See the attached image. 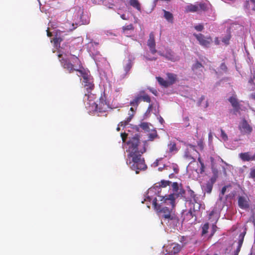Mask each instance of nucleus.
<instances>
[{"label": "nucleus", "mask_w": 255, "mask_h": 255, "mask_svg": "<svg viewBox=\"0 0 255 255\" xmlns=\"http://www.w3.org/2000/svg\"><path fill=\"white\" fill-rule=\"evenodd\" d=\"M163 199L164 203L167 205L169 204L170 207L161 206L157 204L156 198H154L152 200L154 209L164 221H167L168 223L170 222L174 226H177V224H179V219L176 214L174 209L175 205L174 194L163 196Z\"/></svg>", "instance_id": "f257e3e1"}, {"label": "nucleus", "mask_w": 255, "mask_h": 255, "mask_svg": "<svg viewBox=\"0 0 255 255\" xmlns=\"http://www.w3.org/2000/svg\"><path fill=\"white\" fill-rule=\"evenodd\" d=\"M147 141H141L138 134L129 137L126 142V152L127 155H132L138 153H144L146 151Z\"/></svg>", "instance_id": "f03ea898"}, {"label": "nucleus", "mask_w": 255, "mask_h": 255, "mask_svg": "<svg viewBox=\"0 0 255 255\" xmlns=\"http://www.w3.org/2000/svg\"><path fill=\"white\" fill-rule=\"evenodd\" d=\"M143 154L127 155V164L131 170L135 171L136 174H138L140 171L145 170L147 168L144 158L142 156Z\"/></svg>", "instance_id": "7ed1b4c3"}, {"label": "nucleus", "mask_w": 255, "mask_h": 255, "mask_svg": "<svg viewBox=\"0 0 255 255\" xmlns=\"http://www.w3.org/2000/svg\"><path fill=\"white\" fill-rule=\"evenodd\" d=\"M58 57L62 67L68 70L70 73L73 72L74 71L78 70L77 65L80 68L82 67L80 60L75 55H72V61L74 64H72L67 58L62 57V54H58Z\"/></svg>", "instance_id": "20e7f679"}, {"label": "nucleus", "mask_w": 255, "mask_h": 255, "mask_svg": "<svg viewBox=\"0 0 255 255\" xmlns=\"http://www.w3.org/2000/svg\"><path fill=\"white\" fill-rule=\"evenodd\" d=\"M94 97V95H92L91 93L89 94V93L88 94H85V98H87V100L89 101V105H92L94 108L95 111L99 113L105 112L108 108V105L106 101L102 97H101L99 101H94L92 103V99Z\"/></svg>", "instance_id": "39448f33"}, {"label": "nucleus", "mask_w": 255, "mask_h": 255, "mask_svg": "<svg viewBox=\"0 0 255 255\" xmlns=\"http://www.w3.org/2000/svg\"><path fill=\"white\" fill-rule=\"evenodd\" d=\"M206 9V4L202 2L195 4L190 3L185 7V12L186 13L195 12L199 11L200 10L205 11Z\"/></svg>", "instance_id": "423d86ee"}, {"label": "nucleus", "mask_w": 255, "mask_h": 255, "mask_svg": "<svg viewBox=\"0 0 255 255\" xmlns=\"http://www.w3.org/2000/svg\"><path fill=\"white\" fill-rule=\"evenodd\" d=\"M238 204L239 207L244 210H246L250 207V200L248 196L244 193L239 195L238 197Z\"/></svg>", "instance_id": "0eeeda50"}, {"label": "nucleus", "mask_w": 255, "mask_h": 255, "mask_svg": "<svg viewBox=\"0 0 255 255\" xmlns=\"http://www.w3.org/2000/svg\"><path fill=\"white\" fill-rule=\"evenodd\" d=\"M239 129L241 132L244 134H250L253 131L252 126L245 118L242 119L239 125Z\"/></svg>", "instance_id": "6e6552de"}, {"label": "nucleus", "mask_w": 255, "mask_h": 255, "mask_svg": "<svg viewBox=\"0 0 255 255\" xmlns=\"http://www.w3.org/2000/svg\"><path fill=\"white\" fill-rule=\"evenodd\" d=\"M193 35L199 41V44L206 47H209V45L212 42V39L211 36L205 37L204 35L201 33H194Z\"/></svg>", "instance_id": "1a4fd4ad"}, {"label": "nucleus", "mask_w": 255, "mask_h": 255, "mask_svg": "<svg viewBox=\"0 0 255 255\" xmlns=\"http://www.w3.org/2000/svg\"><path fill=\"white\" fill-rule=\"evenodd\" d=\"M158 53L160 56L164 57L166 59L172 62L178 61L179 59V57L176 55L170 49H166L165 54L161 51H158Z\"/></svg>", "instance_id": "9d476101"}, {"label": "nucleus", "mask_w": 255, "mask_h": 255, "mask_svg": "<svg viewBox=\"0 0 255 255\" xmlns=\"http://www.w3.org/2000/svg\"><path fill=\"white\" fill-rule=\"evenodd\" d=\"M147 45L152 54H154L157 52V50L155 49L156 44L154 40V35L153 32H151L149 34V39L147 41Z\"/></svg>", "instance_id": "9b49d317"}, {"label": "nucleus", "mask_w": 255, "mask_h": 255, "mask_svg": "<svg viewBox=\"0 0 255 255\" xmlns=\"http://www.w3.org/2000/svg\"><path fill=\"white\" fill-rule=\"evenodd\" d=\"M217 178V176L216 175H214L206 184L204 187V190L206 193L210 194L212 192L213 185L215 183Z\"/></svg>", "instance_id": "f8f14e48"}, {"label": "nucleus", "mask_w": 255, "mask_h": 255, "mask_svg": "<svg viewBox=\"0 0 255 255\" xmlns=\"http://www.w3.org/2000/svg\"><path fill=\"white\" fill-rule=\"evenodd\" d=\"M185 244V243L181 246L176 243L172 244L169 248V253L171 255H175L178 253Z\"/></svg>", "instance_id": "ddd939ff"}, {"label": "nucleus", "mask_w": 255, "mask_h": 255, "mask_svg": "<svg viewBox=\"0 0 255 255\" xmlns=\"http://www.w3.org/2000/svg\"><path fill=\"white\" fill-rule=\"evenodd\" d=\"M239 156L243 161L255 160V153L252 155L249 152H242L239 154Z\"/></svg>", "instance_id": "4468645a"}, {"label": "nucleus", "mask_w": 255, "mask_h": 255, "mask_svg": "<svg viewBox=\"0 0 255 255\" xmlns=\"http://www.w3.org/2000/svg\"><path fill=\"white\" fill-rule=\"evenodd\" d=\"M246 232H244L243 233H242L240 234L239 236V241H238V246L236 249V250L234 251L233 255H238L240 251L241 247L242 246V245L243 244L244 237L246 234Z\"/></svg>", "instance_id": "2eb2a0df"}, {"label": "nucleus", "mask_w": 255, "mask_h": 255, "mask_svg": "<svg viewBox=\"0 0 255 255\" xmlns=\"http://www.w3.org/2000/svg\"><path fill=\"white\" fill-rule=\"evenodd\" d=\"M136 95L137 97H140L139 99L140 102L142 101L143 102L149 103L151 102L150 97L143 90L140 91L138 93L136 94Z\"/></svg>", "instance_id": "dca6fc26"}, {"label": "nucleus", "mask_w": 255, "mask_h": 255, "mask_svg": "<svg viewBox=\"0 0 255 255\" xmlns=\"http://www.w3.org/2000/svg\"><path fill=\"white\" fill-rule=\"evenodd\" d=\"M229 101L236 112H238L240 109V104L236 96L231 97L229 99Z\"/></svg>", "instance_id": "f3484780"}, {"label": "nucleus", "mask_w": 255, "mask_h": 255, "mask_svg": "<svg viewBox=\"0 0 255 255\" xmlns=\"http://www.w3.org/2000/svg\"><path fill=\"white\" fill-rule=\"evenodd\" d=\"M87 79V80H83V83L84 87L86 88L87 90H92L94 88V84L93 83V79L92 77H90Z\"/></svg>", "instance_id": "a211bd4d"}, {"label": "nucleus", "mask_w": 255, "mask_h": 255, "mask_svg": "<svg viewBox=\"0 0 255 255\" xmlns=\"http://www.w3.org/2000/svg\"><path fill=\"white\" fill-rule=\"evenodd\" d=\"M83 69H81V68L78 69V70L76 71L79 72L80 75L79 76H82L84 80H87L89 79L88 78L90 77H92L90 74V72L88 71L85 70L84 69L82 68Z\"/></svg>", "instance_id": "6ab92c4d"}, {"label": "nucleus", "mask_w": 255, "mask_h": 255, "mask_svg": "<svg viewBox=\"0 0 255 255\" xmlns=\"http://www.w3.org/2000/svg\"><path fill=\"white\" fill-rule=\"evenodd\" d=\"M167 76L168 81H167L169 84V85H171L174 84L177 80V75L173 73H167Z\"/></svg>", "instance_id": "aec40b11"}, {"label": "nucleus", "mask_w": 255, "mask_h": 255, "mask_svg": "<svg viewBox=\"0 0 255 255\" xmlns=\"http://www.w3.org/2000/svg\"><path fill=\"white\" fill-rule=\"evenodd\" d=\"M140 97H137L136 95L134 98L130 101L129 104L132 107H135L136 109L138 107L139 104L141 102L139 99Z\"/></svg>", "instance_id": "412c9836"}, {"label": "nucleus", "mask_w": 255, "mask_h": 255, "mask_svg": "<svg viewBox=\"0 0 255 255\" xmlns=\"http://www.w3.org/2000/svg\"><path fill=\"white\" fill-rule=\"evenodd\" d=\"M129 3L133 7L136 8L139 11H140V4L138 0H129Z\"/></svg>", "instance_id": "4be33fe9"}, {"label": "nucleus", "mask_w": 255, "mask_h": 255, "mask_svg": "<svg viewBox=\"0 0 255 255\" xmlns=\"http://www.w3.org/2000/svg\"><path fill=\"white\" fill-rule=\"evenodd\" d=\"M183 215L184 216L183 219V221L190 220L194 217V214L192 212L191 210H190L186 213H183Z\"/></svg>", "instance_id": "5701e85b"}, {"label": "nucleus", "mask_w": 255, "mask_h": 255, "mask_svg": "<svg viewBox=\"0 0 255 255\" xmlns=\"http://www.w3.org/2000/svg\"><path fill=\"white\" fill-rule=\"evenodd\" d=\"M133 63L130 59H128L127 63L124 66V69L125 72V75H126L131 69Z\"/></svg>", "instance_id": "b1692460"}, {"label": "nucleus", "mask_w": 255, "mask_h": 255, "mask_svg": "<svg viewBox=\"0 0 255 255\" xmlns=\"http://www.w3.org/2000/svg\"><path fill=\"white\" fill-rule=\"evenodd\" d=\"M168 147L170 152H177L178 151V148L175 142L170 141L168 144Z\"/></svg>", "instance_id": "393cba45"}, {"label": "nucleus", "mask_w": 255, "mask_h": 255, "mask_svg": "<svg viewBox=\"0 0 255 255\" xmlns=\"http://www.w3.org/2000/svg\"><path fill=\"white\" fill-rule=\"evenodd\" d=\"M164 11V17L168 21L172 23L173 22V14L165 10H163Z\"/></svg>", "instance_id": "a878e982"}, {"label": "nucleus", "mask_w": 255, "mask_h": 255, "mask_svg": "<svg viewBox=\"0 0 255 255\" xmlns=\"http://www.w3.org/2000/svg\"><path fill=\"white\" fill-rule=\"evenodd\" d=\"M63 40V39L61 37H56L51 41L53 42L54 46L56 47H59L60 46V43Z\"/></svg>", "instance_id": "bb28decb"}, {"label": "nucleus", "mask_w": 255, "mask_h": 255, "mask_svg": "<svg viewBox=\"0 0 255 255\" xmlns=\"http://www.w3.org/2000/svg\"><path fill=\"white\" fill-rule=\"evenodd\" d=\"M156 79L157 80V81L159 83V84L164 87H167L169 85V84L167 81L165 80L163 78L160 77H157Z\"/></svg>", "instance_id": "cd10ccee"}, {"label": "nucleus", "mask_w": 255, "mask_h": 255, "mask_svg": "<svg viewBox=\"0 0 255 255\" xmlns=\"http://www.w3.org/2000/svg\"><path fill=\"white\" fill-rule=\"evenodd\" d=\"M172 194H174L175 195V199L176 197L181 196V197H184L185 194V190L182 188L181 186H180V188L179 189V190L178 192H176L175 193H173Z\"/></svg>", "instance_id": "c85d7f7f"}, {"label": "nucleus", "mask_w": 255, "mask_h": 255, "mask_svg": "<svg viewBox=\"0 0 255 255\" xmlns=\"http://www.w3.org/2000/svg\"><path fill=\"white\" fill-rule=\"evenodd\" d=\"M133 116V114H131V115H130L127 119L126 120L124 121H122L121 122H120V124L119 125V126L120 125L121 126H126V125H127L128 123L131 121V120L132 119V117Z\"/></svg>", "instance_id": "c756f323"}, {"label": "nucleus", "mask_w": 255, "mask_h": 255, "mask_svg": "<svg viewBox=\"0 0 255 255\" xmlns=\"http://www.w3.org/2000/svg\"><path fill=\"white\" fill-rule=\"evenodd\" d=\"M133 29L134 27L132 24H130L128 25L124 26L122 27V30L124 33H126L127 31L128 30H133Z\"/></svg>", "instance_id": "7c9ffc66"}, {"label": "nucleus", "mask_w": 255, "mask_h": 255, "mask_svg": "<svg viewBox=\"0 0 255 255\" xmlns=\"http://www.w3.org/2000/svg\"><path fill=\"white\" fill-rule=\"evenodd\" d=\"M139 126L145 131H148L149 130V125L147 123H142L139 125Z\"/></svg>", "instance_id": "2f4dec72"}, {"label": "nucleus", "mask_w": 255, "mask_h": 255, "mask_svg": "<svg viewBox=\"0 0 255 255\" xmlns=\"http://www.w3.org/2000/svg\"><path fill=\"white\" fill-rule=\"evenodd\" d=\"M209 229V224L205 223L202 228V235L206 234L208 232Z\"/></svg>", "instance_id": "473e14b6"}, {"label": "nucleus", "mask_w": 255, "mask_h": 255, "mask_svg": "<svg viewBox=\"0 0 255 255\" xmlns=\"http://www.w3.org/2000/svg\"><path fill=\"white\" fill-rule=\"evenodd\" d=\"M221 137L224 141H227L228 139L227 134L223 129H221Z\"/></svg>", "instance_id": "72a5a7b5"}, {"label": "nucleus", "mask_w": 255, "mask_h": 255, "mask_svg": "<svg viewBox=\"0 0 255 255\" xmlns=\"http://www.w3.org/2000/svg\"><path fill=\"white\" fill-rule=\"evenodd\" d=\"M171 183V182H170L169 181L163 180L161 181L159 186H161L162 187H166L167 186H169Z\"/></svg>", "instance_id": "f704fd0d"}, {"label": "nucleus", "mask_w": 255, "mask_h": 255, "mask_svg": "<svg viewBox=\"0 0 255 255\" xmlns=\"http://www.w3.org/2000/svg\"><path fill=\"white\" fill-rule=\"evenodd\" d=\"M172 187L173 191L174 192L173 193H175L176 192H178V191L179 190V189L180 188V187L179 186L178 183L173 182L172 185Z\"/></svg>", "instance_id": "c9c22d12"}, {"label": "nucleus", "mask_w": 255, "mask_h": 255, "mask_svg": "<svg viewBox=\"0 0 255 255\" xmlns=\"http://www.w3.org/2000/svg\"><path fill=\"white\" fill-rule=\"evenodd\" d=\"M231 38V37L230 35H227L224 38H223L222 41L223 42H224L226 44H228L229 43L230 39Z\"/></svg>", "instance_id": "e433bc0d"}, {"label": "nucleus", "mask_w": 255, "mask_h": 255, "mask_svg": "<svg viewBox=\"0 0 255 255\" xmlns=\"http://www.w3.org/2000/svg\"><path fill=\"white\" fill-rule=\"evenodd\" d=\"M195 29L198 31H201L204 29V26L202 24H199L194 26Z\"/></svg>", "instance_id": "4c0bfd02"}, {"label": "nucleus", "mask_w": 255, "mask_h": 255, "mask_svg": "<svg viewBox=\"0 0 255 255\" xmlns=\"http://www.w3.org/2000/svg\"><path fill=\"white\" fill-rule=\"evenodd\" d=\"M152 109H153V105L152 104L149 105V106L146 110V111L145 112V114L146 115L150 114V113L152 111Z\"/></svg>", "instance_id": "58836bf2"}, {"label": "nucleus", "mask_w": 255, "mask_h": 255, "mask_svg": "<svg viewBox=\"0 0 255 255\" xmlns=\"http://www.w3.org/2000/svg\"><path fill=\"white\" fill-rule=\"evenodd\" d=\"M202 67V65L201 63L199 62L198 61H197L196 63L193 65V69H197L198 68H200Z\"/></svg>", "instance_id": "ea45409f"}, {"label": "nucleus", "mask_w": 255, "mask_h": 255, "mask_svg": "<svg viewBox=\"0 0 255 255\" xmlns=\"http://www.w3.org/2000/svg\"><path fill=\"white\" fill-rule=\"evenodd\" d=\"M250 177L252 178H255V168L251 169Z\"/></svg>", "instance_id": "a19ab883"}, {"label": "nucleus", "mask_w": 255, "mask_h": 255, "mask_svg": "<svg viewBox=\"0 0 255 255\" xmlns=\"http://www.w3.org/2000/svg\"><path fill=\"white\" fill-rule=\"evenodd\" d=\"M220 67V69L224 71H227V67L225 63H221Z\"/></svg>", "instance_id": "79ce46f5"}, {"label": "nucleus", "mask_w": 255, "mask_h": 255, "mask_svg": "<svg viewBox=\"0 0 255 255\" xmlns=\"http://www.w3.org/2000/svg\"><path fill=\"white\" fill-rule=\"evenodd\" d=\"M127 136L128 134L125 132L121 133V137L124 142L126 141V138H127Z\"/></svg>", "instance_id": "37998d69"}, {"label": "nucleus", "mask_w": 255, "mask_h": 255, "mask_svg": "<svg viewBox=\"0 0 255 255\" xmlns=\"http://www.w3.org/2000/svg\"><path fill=\"white\" fill-rule=\"evenodd\" d=\"M229 187H231V186L229 185V186H224L222 188V190H221V194L223 195H224V194L225 193V192L226 191L227 188Z\"/></svg>", "instance_id": "c03bdc74"}, {"label": "nucleus", "mask_w": 255, "mask_h": 255, "mask_svg": "<svg viewBox=\"0 0 255 255\" xmlns=\"http://www.w3.org/2000/svg\"><path fill=\"white\" fill-rule=\"evenodd\" d=\"M205 99V96H202L199 99V100H198V102H197V105L198 106H200L201 105V103Z\"/></svg>", "instance_id": "a18cd8bd"}, {"label": "nucleus", "mask_w": 255, "mask_h": 255, "mask_svg": "<svg viewBox=\"0 0 255 255\" xmlns=\"http://www.w3.org/2000/svg\"><path fill=\"white\" fill-rule=\"evenodd\" d=\"M173 169L175 173H177L178 172L179 169L178 168L177 165L176 164L173 165Z\"/></svg>", "instance_id": "49530a36"}, {"label": "nucleus", "mask_w": 255, "mask_h": 255, "mask_svg": "<svg viewBox=\"0 0 255 255\" xmlns=\"http://www.w3.org/2000/svg\"><path fill=\"white\" fill-rule=\"evenodd\" d=\"M198 145L200 147L201 149L204 148L203 142L202 140H200L198 142Z\"/></svg>", "instance_id": "de8ad7c7"}, {"label": "nucleus", "mask_w": 255, "mask_h": 255, "mask_svg": "<svg viewBox=\"0 0 255 255\" xmlns=\"http://www.w3.org/2000/svg\"><path fill=\"white\" fill-rule=\"evenodd\" d=\"M217 228V227L216 225H212V233L211 234V235H213L215 233V232L216 231Z\"/></svg>", "instance_id": "09e8293b"}, {"label": "nucleus", "mask_w": 255, "mask_h": 255, "mask_svg": "<svg viewBox=\"0 0 255 255\" xmlns=\"http://www.w3.org/2000/svg\"><path fill=\"white\" fill-rule=\"evenodd\" d=\"M205 166L204 163H201V167H200V173H202L204 172Z\"/></svg>", "instance_id": "8fccbe9b"}, {"label": "nucleus", "mask_w": 255, "mask_h": 255, "mask_svg": "<svg viewBox=\"0 0 255 255\" xmlns=\"http://www.w3.org/2000/svg\"><path fill=\"white\" fill-rule=\"evenodd\" d=\"M214 41L216 45H219L220 44V40H219L218 37L215 38Z\"/></svg>", "instance_id": "3c124183"}, {"label": "nucleus", "mask_w": 255, "mask_h": 255, "mask_svg": "<svg viewBox=\"0 0 255 255\" xmlns=\"http://www.w3.org/2000/svg\"><path fill=\"white\" fill-rule=\"evenodd\" d=\"M47 35L48 37H51L52 36V33L49 31L48 29L47 30Z\"/></svg>", "instance_id": "603ef678"}, {"label": "nucleus", "mask_w": 255, "mask_h": 255, "mask_svg": "<svg viewBox=\"0 0 255 255\" xmlns=\"http://www.w3.org/2000/svg\"><path fill=\"white\" fill-rule=\"evenodd\" d=\"M208 137H209V140H212V134L211 132H209V133L208 134Z\"/></svg>", "instance_id": "864d4df0"}, {"label": "nucleus", "mask_w": 255, "mask_h": 255, "mask_svg": "<svg viewBox=\"0 0 255 255\" xmlns=\"http://www.w3.org/2000/svg\"><path fill=\"white\" fill-rule=\"evenodd\" d=\"M149 137L150 140H153V138H154V135L152 134H150Z\"/></svg>", "instance_id": "5fc2aeb1"}, {"label": "nucleus", "mask_w": 255, "mask_h": 255, "mask_svg": "<svg viewBox=\"0 0 255 255\" xmlns=\"http://www.w3.org/2000/svg\"><path fill=\"white\" fill-rule=\"evenodd\" d=\"M121 17L124 19V20H126L127 19V18L126 17V15L125 14H122L121 15Z\"/></svg>", "instance_id": "6e6d98bb"}, {"label": "nucleus", "mask_w": 255, "mask_h": 255, "mask_svg": "<svg viewBox=\"0 0 255 255\" xmlns=\"http://www.w3.org/2000/svg\"><path fill=\"white\" fill-rule=\"evenodd\" d=\"M209 106L208 101H206V104L204 106V108H207Z\"/></svg>", "instance_id": "4d7b16f0"}, {"label": "nucleus", "mask_w": 255, "mask_h": 255, "mask_svg": "<svg viewBox=\"0 0 255 255\" xmlns=\"http://www.w3.org/2000/svg\"><path fill=\"white\" fill-rule=\"evenodd\" d=\"M174 176V174L173 173H171V174H169V177L170 178H173Z\"/></svg>", "instance_id": "13d9d810"}, {"label": "nucleus", "mask_w": 255, "mask_h": 255, "mask_svg": "<svg viewBox=\"0 0 255 255\" xmlns=\"http://www.w3.org/2000/svg\"><path fill=\"white\" fill-rule=\"evenodd\" d=\"M198 161L199 162V163H200V164H201V163H203L201 160V158L200 157H199L198 158Z\"/></svg>", "instance_id": "bf43d9fd"}, {"label": "nucleus", "mask_w": 255, "mask_h": 255, "mask_svg": "<svg viewBox=\"0 0 255 255\" xmlns=\"http://www.w3.org/2000/svg\"><path fill=\"white\" fill-rule=\"evenodd\" d=\"M130 110L131 111H132L133 113H134L135 112V111L134 110V109L133 107H131L130 109Z\"/></svg>", "instance_id": "052dcab7"}, {"label": "nucleus", "mask_w": 255, "mask_h": 255, "mask_svg": "<svg viewBox=\"0 0 255 255\" xmlns=\"http://www.w3.org/2000/svg\"><path fill=\"white\" fill-rule=\"evenodd\" d=\"M159 121L161 123H162V122L164 121L163 119L161 117H160Z\"/></svg>", "instance_id": "680f3d73"}, {"label": "nucleus", "mask_w": 255, "mask_h": 255, "mask_svg": "<svg viewBox=\"0 0 255 255\" xmlns=\"http://www.w3.org/2000/svg\"><path fill=\"white\" fill-rule=\"evenodd\" d=\"M149 60H156V58L153 57V58H149Z\"/></svg>", "instance_id": "e2e57ef3"}, {"label": "nucleus", "mask_w": 255, "mask_h": 255, "mask_svg": "<svg viewBox=\"0 0 255 255\" xmlns=\"http://www.w3.org/2000/svg\"><path fill=\"white\" fill-rule=\"evenodd\" d=\"M73 27L70 29L71 30H73L75 29V27L74 26V24H72Z\"/></svg>", "instance_id": "0e129e2a"}, {"label": "nucleus", "mask_w": 255, "mask_h": 255, "mask_svg": "<svg viewBox=\"0 0 255 255\" xmlns=\"http://www.w3.org/2000/svg\"><path fill=\"white\" fill-rule=\"evenodd\" d=\"M251 1L254 3V4H255V0H251Z\"/></svg>", "instance_id": "69168bd1"}, {"label": "nucleus", "mask_w": 255, "mask_h": 255, "mask_svg": "<svg viewBox=\"0 0 255 255\" xmlns=\"http://www.w3.org/2000/svg\"><path fill=\"white\" fill-rule=\"evenodd\" d=\"M249 82L252 83V82H253V80L252 79H251V80H249Z\"/></svg>", "instance_id": "338daca9"}, {"label": "nucleus", "mask_w": 255, "mask_h": 255, "mask_svg": "<svg viewBox=\"0 0 255 255\" xmlns=\"http://www.w3.org/2000/svg\"><path fill=\"white\" fill-rule=\"evenodd\" d=\"M252 97L253 99H255V93L252 95Z\"/></svg>", "instance_id": "774afa93"}]
</instances>
